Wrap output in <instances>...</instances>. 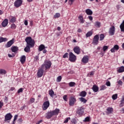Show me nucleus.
<instances>
[{
	"mask_svg": "<svg viewBox=\"0 0 124 124\" xmlns=\"http://www.w3.org/2000/svg\"><path fill=\"white\" fill-rule=\"evenodd\" d=\"M98 89L99 88L98 86L95 85H93L92 87V90L94 92V93H97V92H98Z\"/></svg>",
	"mask_w": 124,
	"mask_h": 124,
	"instance_id": "nucleus-20",
	"label": "nucleus"
},
{
	"mask_svg": "<svg viewBox=\"0 0 124 124\" xmlns=\"http://www.w3.org/2000/svg\"><path fill=\"white\" fill-rule=\"evenodd\" d=\"M11 50L14 53H16L18 50H19V48L17 46H12L11 47Z\"/></svg>",
	"mask_w": 124,
	"mask_h": 124,
	"instance_id": "nucleus-22",
	"label": "nucleus"
},
{
	"mask_svg": "<svg viewBox=\"0 0 124 124\" xmlns=\"http://www.w3.org/2000/svg\"><path fill=\"white\" fill-rule=\"evenodd\" d=\"M24 24L25 25V26H28V20H25L24 21Z\"/></svg>",
	"mask_w": 124,
	"mask_h": 124,
	"instance_id": "nucleus-60",
	"label": "nucleus"
},
{
	"mask_svg": "<svg viewBox=\"0 0 124 124\" xmlns=\"http://www.w3.org/2000/svg\"><path fill=\"white\" fill-rule=\"evenodd\" d=\"M112 98L113 99V100H116L117 98H118V94H115L112 95Z\"/></svg>",
	"mask_w": 124,
	"mask_h": 124,
	"instance_id": "nucleus-36",
	"label": "nucleus"
},
{
	"mask_svg": "<svg viewBox=\"0 0 124 124\" xmlns=\"http://www.w3.org/2000/svg\"><path fill=\"white\" fill-rule=\"evenodd\" d=\"M106 86L105 85H102L101 87H100V91H104V90H106Z\"/></svg>",
	"mask_w": 124,
	"mask_h": 124,
	"instance_id": "nucleus-38",
	"label": "nucleus"
},
{
	"mask_svg": "<svg viewBox=\"0 0 124 124\" xmlns=\"http://www.w3.org/2000/svg\"><path fill=\"white\" fill-rule=\"evenodd\" d=\"M79 99H80V101H81V102H83V103L84 104L86 103L87 101V100L86 99H85L82 97L79 98Z\"/></svg>",
	"mask_w": 124,
	"mask_h": 124,
	"instance_id": "nucleus-30",
	"label": "nucleus"
},
{
	"mask_svg": "<svg viewBox=\"0 0 124 124\" xmlns=\"http://www.w3.org/2000/svg\"><path fill=\"white\" fill-rule=\"evenodd\" d=\"M63 99L65 101H67V95H65L63 96Z\"/></svg>",
	"mask_w": 124,
	"mask_h": 124,
	"instance_id": "nucleus-47",
	"label": "nucleus"
},
{
	"mask_svg": "<svg viewBox=\"0 0 124 124\" xmlns=\"http://www.w3.org/2000/svg\"><path fill=\"white\" fill-rule=\"evenodd\" d=\"M23 93V88H20L17 91V93Z\"/></svg>",
	"mask_w": 124,
	"mask_h": 124,
	"instance_id": "nucleus-52",
	"label": "nucleus"
},
{
	"mask_svg": "<svg viewBox=\"0 0 124 124\" xmlns=\"http://www.w3.org/2000/svg\"><path fill=\"white\" fill-rule=\"evenodd\" d=\"M78 32H82V30H81V29H79L78 30Z\"/></svg>",
	"mask_w": 124,
	"mask_h": 124,
	"instance_id": "nucleus-62",
	"label": "nucleus"
},
{
	"mask_svg": "<svg viewBox=\"0 0 124 124\" xmlns=\"http://www.w3.org/2000/svg\"><path fill=\"white\" fill-rule=\"evenodd\" d=\"M115 26L110 27L108 31L109 35H114L115 34Z\"/></svg>",
	"mask_w": 124,
	"mask_h": 124,
	"instance_id": "nucleus-11",
	"label": "nucleus"
},
{
	"mask_svg": "<svg viewBox=\"0 0 124 124\" xmlns=\"http://www.w3.org/2000/svg\"><path fill=\"white\" fill-rule=\"evenodd\" d=\"M43 53L44 54H46V53H47V50H46V49L45 48L44 49H43Z\"/></svg>",
	"mask_w": 124,
	"mask_h": 124,
	"instance_id": "nucleus-59",
	"label": "nucleus"
},
{
	"mask_svg": "<svg viewBox=\"0 0 124 124\" xmlns=\"http://www.w3.org/2000/svg\"><path fill=\"white\" fill-rule=\"evenodd\" d=\"M104 39V34H101L100 35V41H102V40H103Z\"/></svg>",
	"mask_w": 124,
	"mask_h": 124,
	"instance_id": "nucleus-42",
	"label": "nucleus"
},
{
	"mask_svg": "<svg viewBox=\"0 0 124 124\" xmlns=\"http://www.w3.org/2000/svg\"><path fill=\"white\" fill-rule=\"evenodd\" d=\"M23 3V0H16L14 3V5L16 7H20Z\"/></svg>",
	"mask_w": 124,
	"mask_h": 124,
	"instance_id": "nucleus-7",
	"label": "nucleus"
},
{
	"mask_svg": "<svg viewBox=\"0 0 124 124\" xmlns=\"http://www.w3.org/2000/svg\"><path fill=\"white\" fill-rule=\"evenodd\" d=\"M13 117V116H12L11 113H7L5 116V120H4L5 122H6L7 121H10V120H11V119H12Z\"/></svg>",
	"mask_w": 124,
	"mask_h": 124,
	"instance_id": "nucleus-9",
	"label": "nucleus"
},
{
	"mask_svg": "<svg viewBox=\"0 0 124 124\" xmlns=\"http://www.w3.org/2000/svg\"><path fill=\"white\" fill-rule=\"evenodd\" d=\"M8 56L9 57V58H13V57H15V54H13V55H11V54H8Z\"/></svg>",
	"mask_w": 124,
	"mask_h": 124,
	"instance_id": "nucleus-55",
	"label": "nucleus"
},
{
	"mask_svg": "<svg viewBox=\"0 0 124 124\" xmlns=\"http://www.w3.org/2000/svg\"><path fill=\"white\" fill-rule=\"evenodd\" d=\"M75 102H76V99L74 97H71L69 100V105L70 106H73Z\"/></svg>",
	"mask_w": 124,
	"mask_h": 124,
	"instance_id": "nucleus-10",
	"label": "nucleus"
},
{
	"mask_svg": "<svg viewBox=\"0 0 124 124\" xmlns=\"http://www.w3.org/2000/svg\"><path fill=\"white\" fill-rule=\"evenodd\" d=\"M63 58L64 59H65V58H68V53H65L63 56Z\"/></svg>",
	"mask_w": 124,
	"mask_h": 124,
	"instance_id": "nucleus-49",
	"label": "nucleus"
},
{
	"mask_svg": "<svg viewBox=\"0 0 124 124\" xmlns=\"http://www.w3.org/2000/svg\"><path fill=\"white\" fill-rule=\"evenodd\" d=\"M95 27H96V28H100L101 23L99 22H96L94 24Z\"/></svg>",
	"mask_w": 124,
	"mask_h": 124,
	"instance_id": "nucleus-33",
	"label": "nucleus"
},
{
	"mask_svg": "<svg viewBox=\"0 0 124 124\" xmlns=\"http://www.w3.org/2000/svg\"><path fill=\"white\" fill-rule=\"evenodd\" d=\"M124 106V95L122 96L120 104L119 105L120 107H123Z\"/></svg>",
	"mask_w": 124,
	"mask_h": 124,
	"instance_id": "nucleus-23",
	"label": "nucleus"
},
{
	"mask_svg": "<svg viewBox=\"0 0 124 124\" xmlns=\"http://www.w3.org/2000/svg\"><path fill=\"white\" fill-rule=\"evenodd\" d=\"M79 95L80 96H82V97H85V96L87 95V92H86L85 91H82L80 92V93H79Z\"/></svg>",
	"mask_w": 124,
	"mask_h": 124,
	"instance_id": "nucleus-25",
	"label": "nucleus"
},
{
	"mask_svg": "<svg viewBox=\"0 0 124 124\" xmlns=\"http://www.w3.org/2000/svg\"><path fill=\"white\" fill-rule=\"evenodd\" d=\"M74 51L76 54H77L78 55H79L80 54V47L79 46H76L73 49Z\"/></svg>",
	"mask_w": 124,
	"mask_h": 124,
	"instance_id": "nucleus-16",
	"label": "nucleus"
},
{
	"mask_svg": "<svg viewBox=\"0 0 124 124\" xmlns=\"http://www.w3.org/2000/svg\"><path fill=\"white\" fill-rule=\"evenodd\" d=\"M25 41L27 42V45L26 47H25L24 51L26 53H29V52L31 51V48L30 47H33L35 42L31 37H27L25 39Z\"/></svg>",
	"mask_w": 124,
	"mask_h": 124,
	"instance_id": "nucleus-1",
	"label": "nucleus"
},
{
	"mask_svg": "<svg viewBox=\"0 0 124 124\" xmlns=\"http://www.w3.org/2000/svg\"><path fill=\"white\" fill-rule=\"evenodd\" d=\"M88 19H89V20H90V21H93V16H88Z\"/></svg>",
	"mask_w": 124,
	"mask_h": 124,
	"instance_id": "nucleus-57",
	"label": "nucleus"
},
{
	"mask_svg": "<svg viewBox=\"0 0 124 124\" xmlns=\"http://www.w3.org/2000/svg\"><path fill=\"white\" fill-rule=\"evenodd\" d=\"M5 41H7V39L6 38L0 37V43H1V42H5Z\"/></svg>",
	"mask_w": 124,
	"mask_h": 124,
	"instance_id": "nucleus-29",
	"label": "nucleus"
},
{
	"mask_svg": "<svg viewBox=\"0 0 124 124\" xmlns=\"http://www.w3.org/2000/svg\"><path fill=\"white\" fill-rule=\"evenodd\" d=\"M54 17L55 19H57V18H60V17H61V14H60V13H56L54 16Z\"/></svg>",
	"mask_w": 124,
	"mask_h": 124,
	"instance_id": "nucleus-37",
	"label": "nucleus"
},
{
	"mask_svg": "<svg viewBox=\"0 0 124 124\" xmlns=\"http://www.w3.org/2000/svg\"><path fill=\"white\" fill-rule=\"evenodd\" d=\"M39 57L38 56H35V58H34V60L35 61H36V62H37V61H38L39 60Z\"/></svg>",
	"mask_w": 124,
	"mask_h": 124,
	"instance_id": "nucleus-56",
	"label": "nucleus"
},
{
	"mask_svg": "<svg viewBox=\"0 0 124 124\" xmlns=\"http://www.w3.org/2000/svg\"><path fill=\"white\" fill-rule=\"evenodd\" d=\"M85 108L82 107H79L77 109V114H78V116H81L83 114H84V110Z\"/></svg>",
	"mask_w": 124,
	"mask_h": 124,
	"instance_id": "nucleus-5",
	"label": "nucleus"
},
{
	"mask_svg": "<svg viewBox=\"0 0 124 124\" xmlns=\"http://www.w3.org/2000/svg\"><path fill=\"white\" fill-rule=\"evenodd\" d=\"M74 2V0H69L68 3L69 4H70V5H72V4H73Z\"/></svg>",
	"mask_w": 124,
	"mask_h": 124,
	"instance_id": "nucleus-44",
	"label": "nucleus"
},
{
	"mask_svg": "<svg viewBox=\"0 0 124 124\" xmlns=\"http://www.w3.org/2000/svg\"><path fill=\"white\" fill-rule=\"evenodd\" d=\"M92 34H93V32L92 31H90L86 33V37H90V36H91Z\"/></svg>",
	"mask_w": 124,
	"mask_h": 124,
	"instance_id": "nucleus-32",
	"label": "nucleus"
},
{
	"mask_svg": "<svg viewBox=\"0 0 124 124\" xmlns=\"http://www.w3.org/2000/svg\"><path fill=\"white\" fill-rule=\"evenodd\" d=\"M98 40H99V36L98 35H95L93 39V44L94 45H97V44H98Z\"/></svg>",
	"mask_w": 124,
	"mask_h": 124,
	"instance_id": "nucleus-8",
	"label": "nucleus"
},
{
	"mask_svg": "<svg viewBox=\"0 0 124 124\" xmlns=\"http://www.w3.org/2000/svg\"><path fill=\"white\" fill-rule=\"evenodd\" d=\"M69 60L72 62H74L76 61V56L73 54L72 52H70L69 54Z\"/></svg>",
	"mask_w": 124,
	"mask_h": 124,
	"instance_id": "nucleus-4",
	"label": "nucleus"
},
{
	"mask_svg": "<svg viewBox=\"0 0 124 124\" xmlns=\"http://www.w3.org/2000/svg\"><path fill=\"white\" fill-rule=\"evenodd\" d=\"M2 27L3 28H5L7 25H8V19H5L1 23Z\"/></svg>",
	"mask_w": 124,
	"mask_h": 124,
	"instance_id": "nucleus-15",
	"label": "nucleus"
},
{
	"mask_svg": "<svg viewBox=\"0 0 124 124\" xmlns=\"http://www.w3.org/2000/svg\"><path fill=\"white\" fill-rule=\"evenodd\" d=\"M106 85L108 87H110V86H111V83H110V81H108V82H106Z\"/></svg>",
	"mask_w": 124,
	"mask_h": 124,
	"instance_id": "nucleus-53",
	"label": "nucleus"
},
{
	"mask_svg": "<svg viewBox=\"0 0 124 124\" xmlns=\"http://www.w3.org/2000/svg\"><path fill=\"white\" fill-rule=\"evenodd\" d=\"M34 100H35V99L34 98H31L30 99V101L31 103H33V102H34Z\"/></svg>",
	"mask_w": 124,
	"mask_h": 124,
	"instance_id": "nucleus-51",
	"label": "nucleus"
},
{
	"mask_svg": "<svg viewBox=\"0 0 124 124\" xmlns=\"http://www.w3.org/2000/svg\"><path fill=\"white\" fill-rule=\"evenodd\" d=\"M108 48H109V46H104L103 47V50L104 52H105V51H106V50H108Z\"/></svg>",
	"mask_w": 124,
	"mask_h": 124,
	"instance_id": "nucleus-40",
	"label": "nucleus"
},
{
	"mask_svg": "<svg viewBox=\"0 0 124 124\" xmlns=\"http://www.w3.org/2000/svg\"><path fill=\"white\" fill-rule=\"evenodd\" d=\"M71 122H72V124H77V121H76V120L75 119H73Z\"/></svg>",
	"mask_w": 124,
	"mask_h": 124,
	"instance_id": "nucleus-54",
	"label": "nucleus"
},
{
	"mask_svg": "<svg viewBox=\"0 0 124 124\" xmlns=\"http://www.w3.org/2000/svg\"><path fill=\"white\" fill-rule=\"evenodd\" d=\"M78 19H79L80 22L81 23V24H84V18H83V16H79L78 17Z\"/></svg>",
	"mask_w": 124,
	"mask_h": 124,
	"instance_id": "nucleus-35",
	"label": "nucleus"
},
{
	"mask_svg": "<svg viewBox=\"0 0 124 124\" xmlns=\"http://www.w3.org/2000/svg\"><path fill=\"white\" fill-rule=\"evenodd\" d=\"M0 74L1 75H5V74H6V71H5L4 69H0Z\"/></svg>",
	"mask_w": 124,
	"mask_h": 124,
	"instance_id": "nucleus-26",
	"label": "nucleus"
},
{
	"mask_svg": "<svg viewBox=\"0 0 124 124\" xmlns=\"http://www.w3.org/2000/svg\"><path fill=\"white\" fill-rule=\"evenodd\" d=\"M11 28H12V30H15V29H16V25H15V24L14 23L12 24L11 26Z\"/></svg>",
	"mask_w": 124,
	"mask_h": 124,
	"instance_id": "nucleus-41",
	"label": "nucleus"
},
{
	"mask_svg": "<svg viewBox=\"0 0 124 124\" xmlns=\"http://www.w3.org/2000/svg\"><path fill=\"white\" fill-rule=\"evenodd\" d=\"M69 120H70V117L67 118L64 121V123L66 124L67 123H68V121H69Z\"/></svg>",
	"mask_w": 124,
	"mask_h": 124,
	"instance_id": "nucleus-45",
	"label": "nucleus"
},
{
	"mask_svg": "<svg viewBox=\"0 0 124 124\" xmlns=\"http://www.w3.org/2000/svg\"><path fill=\"white\" fill-rule=\"evenodd\" d=\"M118 72L119 73H122V72H124V66H122L118 69Z\"/></svg>",
	"mask_w": 124,
	"mask_h": 124,
	"instance_id": "nucleus-28",
	"label": "nucleus"
},
{
	"mask_svg": "<svg viewBox=\"0 0 124 124\" xmlns=\"http://www.w3.org/2000/svg\"><path fill=\"white\" fill-rule=\"evenodd\" d=\"M3 106V103L0 101V109Z\"/></svg>",
	"mask_w": 124,
	"mask_h": 124,
	"instance_id": "nucleus-58",
	"label": "nucleus"
},
{
	"mask_svg": "<svg viewBox=\"0 0 124 124\" xmlns=\"http://www.w3.org/2000/svg\"><path fill=\"white\" fill-rule=\"evenodd\" d=\"M14 43V39L11 40L10 41L8 42L5 45V48H9Z\"/></svg>",
	"mask_w": 124,
	"mask_h": 124,
	"instance_id": "nucleus-12",
	"label": "nucleus"
},
{
	"mask_svg": "<svg viewBox=\"0 0 124 124\" xmlns=\"http://www.w3.org/2000/svg\"><path fill=\"white\" fill-rule=\"evenodd\" d=\"M44 69H45L44 68H42V67L41 66V68L39 69L37 72L38 77L40 78V77H42V76H43V73H44Z\"/></svg>",
	"mask_w": 124,
	"mask_h": 124,
	"instance_id": "nucleus-6",
	"label": "nucleus"
},
{
	"mask_svg": "<svg viewBox=\"0 0 124 124\" xmlns=\"http://www.w3.org/2000/svg\"><path fill=\"white\" fill-rule=\"evenodd\" d=\"M43 122V121L42 120H41L38 121V123H37V124H40V123H42Z\"/></svg>",
	"mask_w": 124,
	"mask_h": 124,
	"instance_id": "nucleus-61",
	"label": "nucleus"
},
{
	"mask_svg": "<svg viewBox=\"0 0 124 124\" xmlns=\"http://www.w3.org/2000/svg\"><path fill=\"white\" fill-rule=\"evenodd\" d=\"M49 94L51 97H53L54 95H55V93L53 91V90H50L49 91Z\"/></svg>",
	"mask_w": 124,
	"mask_h": 124,
	"instance_id": "nucleus-27",
	"label": "nucleus"
},
{
	"mask_svg": "<svg viewBox=\"0 0 124 124\" xmlns=\"http://www.w3.org/2000/svg\"><path fill=\"white\" fill-rule=\"evenodd\" d=\"M85 13L87 15H93V11L90 9H87L85 10Z\"/></svg>",
	"mask_w": 124,
	"mask_h": 124,
	"instance_id": "nucleus-21",
	"label": "nucleus"
},
{
	"mask_svg": "<svg viewBox=\"0 0 124 124\" xmlns=\"http://www.w3.org/2000/svg\"><path fill=\"white\" fill-rule=\"evenodd\" d=\"M82 62L83 63H87L89 62V57L87 56H84L82 59Z\"/></svg>",
	"mask_w": 124,
	"mask_h": 124,
	"instance_id": "nucleus-18",
	"label": "nucleus"
},
{
	"mask_svg": "<svg viewBox=\"0 0 124 124\" xmlns=\"http://www.w3.org/2000/svg\"><path fill=\"white\" fill-rule=\"evenodd\" d=\"M121 111L123 112V113H124V108H122V109L121 110Z\"/></svg>",
	"mask_w": 124,
	"mask_h": 124,
	"instance_id": "nucleus-64",
	"label": "nucleus"
},
{
	"mask_svg": "<svg viewBox=\"0 0 124 124\" xmlns=\"http://www.w3.org/2000/svg\"><path fill=\"white\" fill-rule=\"evenodd\" d=\"M59 113H60V109L56 108L54 110L48 111L46 114V119H51L53 116H57V115H59Z\"/></svg>",
	"mask_w": 124,
	"mask_h": 124,
	"instance_id": "nucleus-2",
	"label": "nucleus"
},
{
	"mask_svg": "<svg viewBox=\"0 0 124 124\" xmlns=\"http://www.w3.org/2000/svg\"><path fill=\"white\" fill-rule=\"evenodd\" d=\"M119 48L120 47H119L118 45H114L113 47L110 49V51L111 52V53H115V51H118V50H119Z\"/></svg>",
	"mask_w": 124,
	"mask_h": 124,
	"instance_id": "nucleus-14",
	"label": "nucleus"
},
{
	"mask_svg": "<svg viewBox=\"0 0 124 124\" xmlns=\"http://www.w3.org/2000/svg\"><path fill=\"white\" fill-rule=\"evenodd\" d=\"M120 28L121 29V31L124 32V20H123L122 23L120 25Z\"/></svg>",
	"mask_w": 124,
	"mask_h": 124,
	"instance_id": "nucleus-24",
	"label": "nucleus"
},
{
	"mask_svg": "<svg viewBox=\"0 0 124 124\" xmlns=\"http://www.w3.org/2000/svg\"><path fill=\"white\" fill-rule=\"evenodd\" d=\"M46 48H47V47L45 46L44 45H40L38 47V51L39 52H41V51H43V50H44Z\"/></svg>",
	"mask_w": 124,
	"mask_h": 124,
	"instance_id": "nucleus-17",
	"label": "nucleus"
},
{
	"mask_svg": "<svg viewBox=\"0 0 124 124\" xmlns=\"http://www.w3.org/2000/svg\"><path fill=\"white\" fill-rule=\"evenodd\" d=\"M49 106H50V103L48 101H46L43 104V110H46Z\"/></svg>",
	"mask_w": 124,
	"mask_h": 124,
	"instance_id": "nucleus-13",
	"label": "nucleus"
},
{
	"mask_svg": "<svg viewBox=\"0 0 124 124\" xmlns=\"http://www.w3.org/2000/svg\"><path fill=\"white\" fill-rule=\"evenodd\" d=\"M117 83L118 85L122 86V85H123V81H122L121 80H119L117 81Z\"/></svg>",
	"mask_w": 124,
	"mask_h": 124,
	"instance_id": "nucleus-48",
	"label": "nucleus"
},
{
	"mask_svg": "<svg viewBox=\"0 0 124 124\" xmlns=\"http://www.w3.org/2000/svg\"><path fill=\"white\" fill-rule=\"evenodd\" d=\"M107 110L108 111V114H111L113 112V108H108L107 109Z\"/></svg>",
	"mask_w": 124,
	"mask_h": 124,
	"instance_id": "nucleus-31",
	"label": "nucleus"
},
{
	"mask_svg": "<svg viewBox=\"0 0 124 124\" xmlns=\"http://www.w3.org/2000/svg\"><path fill=\"white\" fill-rule=\"evenodd\" d=\"M62 81V76H60L57 78V82H61Z\"/></svg>",
	"mask_w": 124,
	"mask_h": 124,
	"instance_id": "nucleus-46",
	"label": "nucleus"
},
{
	"mask_svg": "<svg viewBox=\"0 0 124 124\" xmlns=\"http://www.w3.org/2000/svg\"><path fill=\"white\" fill-rule=\"evenodd\" d=\"M20 62H21L22 64L25 63L26 62V56L23 55L20 57Z\"/></svg>",
	"mask_w": 124,
	"mask_h": 124,
	"instance_id": "nucleus-19",
	"label": "nucleus"
},
{
	"mask_svg": "<svg viewBox=\"0 0 124 124\" xmlns=\"http://www.w3.org/2000/svg\"><path fill=\"white\" fill-rule=\"evenodd\" d=\"M57 30H58V31H61V27H57Z\"/></svg>",
	"mask_w": 124,
	"mask_h": 124,
	"instance_id": "nucleus-63",
	"label": "nucleus"
},
{
	"mask_svg": "<svg viewBox=\"0 0 124 124\" xmlns=\"http://www.w3.org/2000/svg\"><path fill=\"white\" fill-rule=\"evenodd\" d=\"M51 65H52L51 61L46 60L41 66L42 68H44L45 70H47V69L50 68Z\"/></svg>",
	"mask_w": 124,
	"mask_h": 124,
	"instance_id": "nucleus-3",
	"label": "nucleus"
},
{
	"mask_svg": "<svg viewBox=\"0 0 124 124\" xmlns=\"http://www.w3.org/2000/svg\"><path fill=\"white\" fill-rule=\"evenodd\" d=\"M83 122H90V117H87L85 118Z\"/></svg>",
	"mask_w": 124,
	"mask_h": 124,
	"instance_id": "nucleus-43",
	"label": "nucleus"
},
{
	"mask_svg": "<svg viewBox=\"0 0 124 124\" xmlns=\"http://www.w3.org/2000/svg\"><path fill=\"white\" fill-rule=\"evenodd\" d=\"M69 86L70 87H74L75 86V82H70L69 83Z\"/></svg>",
	"mask_w": 124,
	"mask_h": 124,
	"instance_id": "nucleus-39",
	"label": "nucleus"
},
{
	"mask_svg": "<svg viewBox=\"0 0 124 124\" xmlns=\"http://www.w3.org/2000/svg\"><path fill=\"white\" fill-rule=\"evenodd\" d=\"M17 118H18V115H15L14 116V119L13 123H15V121H16V120H17Z\"/></svg>",
	"mask_w": 124,
	"mask_h": 124,
	"instance_id": "nucleus-50",
	"label": "nucleus"
},
{
	"mask_svg": "<svg viewBox=\"0 0 124 124\" xmlns=\"http://www.w3.org/2000/svg\"><path fill=\"white\" fill-rule=\"evenodd\" d=\"M16 22V17L12 16V18L10 20L11 23H15Z\"/></svg>",
	"mask_w": 124,
	"mask_h": 124,
	"instance_id": "nucleus-34",
	"label": "nucleus"
}]
</instances>
